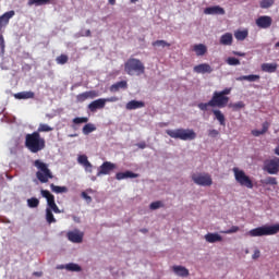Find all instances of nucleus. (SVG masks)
Returning a JSON list of instances; mask_svg holds the SVG:
<instances>
[{"label":"nucleus","instance_id":"nucleus-43","mask_svg":"<svg viewBox=\"0 0 279 279\" xmlns=\"http://www.w3.org/2000/svg\"><path fill=\"white\" fill-rule=\"evenodd\" d=\"M227 64H229V66H239V64H241V61L234 57H229L227 59Z\"/></svg>","mask_w":279,"mask_h":279},{"label":"nucleus","instance_id":"nucleus-53","mask_svg":"<svg viewBox=\"0 0 279 279\" xmlns=\"http://www.w3.org/2000/svg\"><path fill=\"white\" fill-rule=\"evenodd\" d=\"M253 260H256L258 258H260V251L259 250H255L254 254L252 255Z\"/></svg>","mask_w":279,"mask_h":279},{"label":"nucleus","instance_id":"nucleus-50","mask_svg":"<svg viewBox=\"0 0 279 279\" xmlns=\"http://www.w3.org/2000/svg\"><path fill=\"white\" fill-rule=\"evenodd\" d=\"M105 104H114L117 101H119V97L117 96H112V97H109V98H102Z\"/></svg>","mask_w":279,"mask_h":279},{"label":"nucleus","instance_id":"nucleus-16","mask_svg":"<svg viewBox=\"0 0 279 279\" xmlns=\"http://www.w3.org/2000/svg\"><path fill=\"white\" fill-rule=\"evenodd\" d=\"M77 162L78 165H82L86 171H88L89 173H93V163L88 161V156L80 155L77 157Z\"/></svg>","mask_w":279,"mask_h":279},{"label":"nucleus","instance_id":"nucleus-30","mask_svg":"<svg viewBox=\"0 0 279 279\" xmlns=\"http://www.w3.org/2000/svg\"><path fill=\"white\" fill-rule=\"evenodd\" d=\"M126 178H138V173L132 171L118 172L116 174V180H125Z\"/></svg>","mask_w":279,"mask_h":279},{"label":"nucleus","instance_id":"nucleus-37","mask_svg":"<svg viewBox=\"0 0 279 279\" xmlns=\"http://www.w3.org/2000/svg\"><path fill=\"white\" fill-rule=\"evenodd\" d=\"M46 221L49 225L57 222L56 217L53 216V211H51L49 208H46Z\"/></svg>","mask_w":279,"mask_h":279},{"label":"nucleus","instance_id":"nucleus-7","mask_svg":"<svg viewBox=\"0 0 279 279\" xmlns=\"http://www.w3.org/2000/svg\"><path fill=\"white\" fill-rule=\"evenodd\" d=\"M233 174L235 178V182H238L240 186H245V189H254V182L252 181L250 175L245 174V171L239 168H233Z\"/></svg>","mask_w":279,"mask_h":279},{"label":"nucleus","instance_id":"nucleus-27","mask_svg":"<svg viewBox=\"0 0 279 279\" xmlns=\"http://www.w3.org/2000/svg\"><path fill=\"white\" fill-rule=\"evenodd\" d=\"M232 33H226L220 37V45H225V47H230V45H232Z\"/></svg>","mask_w":279,"mask_h":279},{"label":"nucleus","instance_id":"nucleus-9","mask_svg":"<svg viewBox=\"0 0 279 279\" xmlns=\"http://www.w3.org/2000/svg\"><path fill=\"white\" fill-rule=\"evenodd\" d=\"M192 180L198 186H213V177L208 173H193Z\"/></svg>","mask_w":279,"mask_h":279},{"label":"nucleus","instance_id":"nucleus-52","mask_svg":"<svg viewBox=\"0 0 279 279\" xmlns=\"http://www.w3.org/2000/svg\"><path fill=\"white\" fill-rule=\"evenodd\" d=\"M208 135L211 136V138H217L219 136V131L213 129L208 131Z\"/></svg>","mask_w":279,"mask_h":279},{"label":"nucleus","instance_id":"nucleus-42","mask_svg":"<svg viewBox=\"0 0 279 279\" xmlns=\"http://www.w3.org/2000/svg\"><path fill=\"white\" fill-rule=\"evenodd\" d=\"M95 130H97V128H95L94 124L87 123L83 128V134H85L87 136V134L95 132Z\"/></svg>","mask_w":279,"mask_h":279},{"label":"nucleus","instance_id":"nucleus-5","mask_svg":"<svg viewBox=\"0 0 279 279\" xmlns=\"http://www.w3.org/2000/svg\"><path fill=\"white\" fill-rule=\"evenodd\" d=\"M278 232L279 223L272 226L257 227L246 232V236H271L274 234H278Z\"/></svg>","mask_w":279,"mask_h":279},{"label":"nucleus","instance_id":"nucleus-62","mask_svg":"<svg viewBox=\"0 0 279 279\" xmlns=\"http://www.w3.org/2000/svg\"><path fill=\"white\" fill-rule=\"evenodd\" d=\"M69 136H70V138H73V137L77 136V134H71Z\"/></svg>","mask_w":279,"mask_h":279},{"label":"nucleus","instance_id":"nucleus-35","mask_svg":"<svg viewBox=\"0 0 279 279\" xmlns=\"http://www.w3.org/2000/svg\"><path fill=\"white\" fill-rule=\"evenodd\" d=\"M229 108H231L233 112H239V110H243V108H245V102L243 101L232 102L229 105Z\"/></svg>","mask_w":279,"mask_h":279},{"label":"nucleus","instance_id":"nucleus-56","mask_svg":"<svg viewBox=\"0 0 279 279\" xmlns=\"http://www.w3.org/2000/svg\"><path fill=\"white\" fill-rule=\"evenodd\" d=\"M84 36L90 38V36H92L90 29H87V31L85 32V35H84Z\"/></svg>","mask_w":279,"mask_h":279},{"label":"nucleus","instance_id":"nucleus-6","mask_svg":"<svg viewBox=\"0 0 279 279\" xmlns=\"http://www.w3.org/2000/svg\"><path fill=\"white\" fill-rule=\"evenodd\" d=\"M124 71L128 75H143L145 73V64L138 59L130 58L124 63Z\"/></svg>","mask_w":279,"mask_h":279},{"label":"nucleus","instance_id":"nucleus-32","mask_svg":"<svg viewBox=\"0 0 279 279\" xmlns=\"http://www.w3.org/2000/svg\"><path fill=\"white\" fill-rule=\"evenodd\" d=\"M260 184H264L265 186H276L278 185V179L276 177H267L264 180H260Z\"/></svg>","mask_w":279,"mask_h":279},{"label":"nucleus","instance_id":"nucleus-28","mask_svg":"<svg viewBox=\"0 0 279 279\" xmlns=\"http://www.w3.org/2000/svg\"><path fill=\"white\" fill-rule=\"evenodd\" d=\"M262 71H264V73H276V71H278V64L277 63H264V64H262Z\"/></svg>","mask_w":279,"mask_h":279},{"label":"nucleus","instance_id":"nucleus-34","mask_svg":"<svg viewBox=\"0 0 279 279\" xmlns=\"http://www.w3.org/2000/svg\"><path fill=\"white\" fill-rule=\"evenodd\" d=\"M50 189L52 191V193H69V189L66 186H60V185H56V184H50Z\"/></svg>","mask_w":279,"mask_h":279},{"label":"nucleus","instance_id":"nucleus-45","mask_svg":"<svg viewBox=\"0 0 279 279\" xmlns=\"http://www.w3.org/2000/svg\"><path fill=\"white\" fill-rule=\"evenodd\" d=\"M57 64H66V62H69V56L66 54H60L59 57H57Z\"/></svg>","mask_w":279,"mask_h":279},{"label":"nucleus","instance_id":"nucleus-24","mask_svg":"<svg viewBox=\"0 0 279 279\" xmlns=\"http://www.w3.org/2000/svg\"><path fill=\"white\" fill-rule=\"evenodd\" d=\"M172 269H173L174 274L177 276H180L181 278L189 277V269H186V267H184V266H173Z\"/></svg>","mask_w":279,"mask_h":279},{"label":"nucleus","instance_id":"nucleus-47","mask_svg":"<svg viewBox=\"0 0 279 279\" xmlns=\"http://www.w3.org/2000/svg\"><path fill=\"white\" fill-rule=\"evenodd\" d=\"M5 53V39L3 38V35L0 34V56H3Z\"/></svg>","mask_w":279,"mask_h":279},{"label":"nucleus","instance_id":"nucleus-48","mask_svg":"<svg viewBox=\"0 0 279 279\" xmlns=\"http://www.w3.org/2000/svg\"><path fill=\"white\" fill-rule=\"evenodd\" d=\"M162 206H165V205L162 204V202L157 201V202H153V203L149 205V208H150V210H158V208H162Z\"/></svg>","mask_w":279,"mask_h":279},{"label":"nucleus","instance_id":"nucleus-57","mask_svg":"<svg viewBox=\"0 0 279 279\" xmlns=\"http://www.w3.org/2000/svg\"><path fill=\"white\" fill-rule=\"evenodd\" d=\"M73 221H75V223H80V217H77V216H73Z\"/></svg>","mask_w":279,"mask_h":279},{"label":"nucleus","instance_id":"nucleus-51","mask_svg":"<svg viewBox=\"0 0 279 279\" xmlns=\"http://www.w3.org/2000/svg\"><path fill=\"white\" fill-rule=\"evenodd\" d=\"M81 197L87 202V204H90L93 202V197H90L86 192H82Z\"/></svg>","mask_w":279,"mask_h":279},{"label":"nucleus","instance_id":"nucleus-33","mask_svg":"<svg viewBox=\"0 0 279 279\" xmlns=\"http://www.w3.org/2000/svg\"><path fill=\"white\" fill-rule=\"evenodd\" d=\"M59 269H66L68 271H82V267L73 263L66 264L65 266H61L59 267Z\"/></svg>","mask_w":279,"mask_h":279},{"label":"nucleus","instance_id":"nucleus-55","mask_svg":"<svg viewBox=\"0 0 279 279\" xmlns=\"http://www.w3.org/2000/svg\"><path fill=\"white\" fill-rule=\"evenodd\" d=\"M136 146H137L140 149H145V148L147 147V143L141 142V143H137Z\"/></svg>","mask_w":279,"mask_h":279},{"label":"nucleus","instance_id":"nucleus-22","mask_svg":"<svg viewBox=\"0 0 279 279\" xmlns=\"http://www.w3.org/2000/svg\"><path fill=\"white\" fill-rule=\"evenodd\" d=\"M205 241H207V243H219L223 241V238L219 235V233H207L205 235Z\"/></svg>","mask_w":279,"mask_h":279},{"label":"nucleus","instance_id":"nucleus-12","mask_svg":"<svg viewBox=\"0 0 279 279\" xmlns=\"http://www.w3.org/2000/svg\"><path fill=\"white\" fill-rule=\"evenodd\" d=\"M40 195L43 197H45V199H47V204H48L47 208H49L51 210L54 206H57L56 196H53V194H51V192H49V190H41Z\"/></svg>","mask_w":279,"mask_h":279},{"label":"nucleus","instance_id":"nucleus-63","mask_svg":"<svg viewBox=\"0 0 279 279\" xmlns=\"http://www.w3.org/2000/svg\"><path fill=\"white\" fill-rule=\"evenodd\" d=\"M136 1H138V0H131V3H136Z\"/></svg>","mask_w":279,"mask_h":279},{"label":"nucleus","instance_id":"nucleus-41","mask_svg":"<svg viewBox=\"0 0 279 279\" xmlns=\"http://www.w3.org/2000/svg\"><path fill=\"white\" fill-rule=\"evenodd\" d=\"M35 132H38V134H40V132H53V128L49 126L48 124L40 123Z\"/></svg>","mask_w":279,"mask_h":279},{"label":"nucleus","instance_id":"nucleus-18","mask_svg":"<svg viewBox=\"0 0 279 279\" xmlns=\"http://www.w3.org/2000/svg\"><path fill=\"white\" fill-rule=\"evenodd\" d=\"M128 88V81H120L112 84L109 88L110 93H119L121 89L125 90Z\"/></svg>","mask_w":279,"mask_h":279},{"label":"nucleus","instance_id":"nucleus-2","mask_svg":"<svg viewBox=\"0 0 279 279\" xmlns=\"http://www.w3.org/2000/svg\"><path fill=\"white\" fill-rule=\"evenodd\" d=\"M24 145L31 154H38V151H43L47 147V142L45 137L40 136V133L35 131L25 135Z\"/></svg>","mask_w":279,"mask_h":279},{"label":"nucleus","instance_id":"nucleus-19","mask_svg":"<svg viewBox=\"0 0 279 279\" xmlns=\"http://www.w3.org/2000/svg\"><path fill=\"white\" fill-rule=\"evenodd\" d=\"M126 110H138L145 108V101L143 100H131L125 105Z\"/></svg>","mask_w":279,"mask_h":279},{"label":"nucleus","instance_id":"nucleus-3","mask_svg":"<svg viewBox=\"0 0 279 279\" xmlns=\"http://www.w3.org/2000/svg\"><path fill=\"white\" fill-rule=\"evenodd\" d=\"M34 167L38 169L36 172V178L41 184H47L49 180H53V172H51V169H49V165L45 163L40 159H37L34 161Z\"/></svg>","mask_w":279,"mask_h":279},{"label":"nucleus","instance_id":"nucleus-46","mask_svg":"<svg viewBox=\"0 0 279 279\" xmlns=\"http://www.w3.org/2000/svg\"><path fill=\"white\" fill-rule=\"evenodd\" d=\"M72 122L75 124V125H80L82 123H88V118L87 117H82V118H74L72 120Z\"/></svg>","mask_w":279,"mask_h":279},{"label":"nucleus","instance_id":"nucleus-26","mask_svg":"<svg viewBox=\"0 0 279 279\" xmlns=\"http://www.w3.org/2000/svg\"><path fill=\"white\" fill-rule=\"evenodd\" d=\"M36 94L34 92H20L14 94L15 99H34Z\"/></svg>","mask_w":279,"mask_h":279},{"label":"nucleus","instance_id":"nucleus-60","mask_svg":"<svg viewBox=\"0 0 279 279\" xmlns=\"http://www.w3.org/2000/svg\"><path fill=\"white\" fill-rule=\"evenodd\" d=\"M235 56H245V53L235 52Z\"/></svg>","mask_w":279,"mask_h":279},{"label":"nucleus","instance_id":"nucleus-31","mask_svg":"<svg viewBox=\"0 0 279 279\" xmlns=\"http://www.w3.org/2000/svg\"><path fill=\"white\" fill-rule=\"evenodd\" d=\"M268 130H269V122H264L263 129L262 130H253L252 135L253 136H262L263 134H267Z\"/></svg>","mask_w":279,"mask_h":279},{"label":"nucleus","instance_id":"nucleus-40","mask_svg":"<svg viewBox=\"0 0 279 279\" xmlns=\"http://www.w3.org/2000/svg\"><path fill=\"white\" fill-rule=\"evenodd\" d=\"M274 3H276L275 0H262L259 2V8H262V10H267V9L271 8V5H274Z\"/></svg>","mask_w":279,"mask_h":279},{"label":"nucleus","instance_id":"nucleus-8","mask_svg":"<svg viewBox=\"0 0 279 279\" xmlns=\"http://www.w3.org/2000/svg\"><path fill=\"white\" fill-rule=\"evenodd\" d=\"M263 171L269 173V175H278L279 173V158L267 159L264 161Z\"/></svg>","mask_w":279,"mask_h":279},{"label":"nucleus","instance_id":"nucleus-39","mask_svg":"<svg viewBox=\"0 0 279 279\" xmlns=\"http://www.w3.org/2000/svg\"><path fill=\"white\" fill-rule=\"evenodd\" d=\"M28 208H38L40 206V201L36 197H32L27 199Z\"/></svg>","mask_w":279,"mask_h":279},{"label":"nucleus","instance_id":"nucleus-1","mask_svg":"<svg viewBox=\"0 0 279 279\" xmlns=\"http://www.w3.org/2000/svg\"><path fill=\"white\" fill-rule=\"evenodd\" d=\"M230 93H232V87H226L220 92H214L211 99L208 102H201L197 107L203 112H206L208 108H226L230 102V97H228Z\"/></svg>","mask_w":279,"mask_h":279},{"label":"nucleus","instance_id":"nucleus-58","mask_svg":"<svg viewBox=\"0 0 279 279\" xmlns=\"http://www.w3.org/2000/svg\"><path fill=\"white\" fill-rule=\"evenodd\" d=\"M108 2L110 3V5H116L117 0H108Z\"/></svg>","mask_w":279,"mask_h":279},{"label":"nucleus","instance_id":"nucleus-49","mask_svg":"<svg viewBox=\"0 0 279 279\" xmlns=\"http://www.w3.org/2000/svg\"><path fill=\"white\" fill-rule=\"evenodd\" d=\"M240 228L236 226H232L230 229L222 231V234H234L239 232Z\"/></svg>","mask_w":279,"mask_h":279},{"label":"nucleus","instance_id":"nucleus-4","mask_svg":"<svg viewBox=\"0 0 279 279\" xmlns=\"http://www.w3.org/2000/svg\"><path fill=\"white\" fill-rule=\"evenodd\" d=\"M166 134L170 138H179L180 141H195L197 138V133L193 129L166 130Z\"/></svg>","mask_w":279,"mask_h":279},{"label":"nucleus","instance_id":"nucleus-21","mask_svg":"<svg viewBox=\"0 0 279 279\" xmlns=\"http://www.w3.org/2000/svg\"><path fill=\"white\" fill-rule=\"evenodd\" d=\"M194 73H213V66L208 63H201L194 66Z\"/></svg>","mask_w":279,"mask_h":279},{"label":"nucleus","instance_id":"nucleus-44","mask_svg":"<svg viewBox=\"0 0 279 279\" xmlns=\"http://www.w3.org/2000/svg\"><path fill=\"white\" fill-rule=\"evenodd\" d=\"M153 47H171V44L167 43L166 40H156V41H153Z\"/></svg>","mask_w":279,"mask_h":279},{"label":"nucleus","instance_id":"nucleus-20","mask_svg":"<svg viewBox=\"0 0 279 279\" xmlns=\"http://www.w3.org/2000/svg\"><path fill=\"white\" fill-rule=\"evenodd\" d=\"M204 14H210V15L220 14V15H223V14H226V10L221 7H219V5L208 7L204 10Z\"/></svg>","mask_w":279,"mask_h":279},{"label":"nucleus","instance_id":"nucleus-13","mask_svg":"<svg viewBox=\"0 0 279 279\" xmlns=\"http://www.w3.org/2000/svg\"><path fill=\"white\" fill-rule=\"evenodd\" d=\"M16 14L14 10H11L9 12H5L4 14L0 15V32L3 29V27H8L10 23V19H13V16Z\"/></svg>","mask_w":279,"mask_h":279},{"label":"nucleus","instance_id":"nucleus-29","mask_svg":"<svg viewBox=\"0 0 279 279\" xmlns=\"http://www.w3.org/2000/svg\"><path fill=\"white\" fill-rule=\"evenodd\" d=\"M213 114L220 125L226 126V116L219 109H214Z\"/></svg>","mask_w":279,"mask_h":279},{"label":"nucleus","instance_id":"nucleus-36","mask_svg":"<svg viewBox=\"0 0 279 279\" xmlns=\"http://www.w3.org/2000/svg\"><path fill=\"white\" fill-rule=\"evenodd\" d=\"M247 36H250V32H247V29L244 31H235L234 32V37L238 40H245V38H247Z\"/></svg>","mask_w":279,"mask_h":279},{"label":"nucleus","instance_id":"nucleus-17","mask_svg":"<svg viewBox=\"0 0 279 279\" xmlns=\"http://www.w3.org/2000/svg\"><path fill=\"white\" fill-rule=\"evenodd\" d=\"M68 239L72 243H82V241H84V233H81L80 231H70L68 232Z\"/></svg>","mask_w":279,"mask_h":279},{"label":"nucleus","instance_id":"nucleus-10","mask_svg":"<svg viewBox=\"0 0 279 279\" xmlns=\"http://www.w3.org/2000/svg\"><path fill=\"white\" fill-rule=\"evenodd\" d=\"M255 23L260 29H269L274 20L269 15H262L255 21Z\"/></svg>","mask_w":279,"mask_h":279},{"label":"nucleus","instance_id":"nucleus-11","mask_svg":"<svg viewBox=\"0 0 279 279\" xmlns=\"http://www.w3.org/2000/svg\"><path fill=\"white\" fill-rule=\"evenodd\" d=\"M117 169V165L110 162V161H105L100 167L99 171L97 172V175H110L112 173V170Z\"/></svg>","mask_w":279,"mask_h":279},{"label":"nucleus","instance_id":"nucleus-38","mask_svg":"<svg viewBox=\"0 0 279 279\" xmlns=\"http://www.w3.org/2000/svg\"><path fill=\"white\" fill-rule=\"evenodd\" d=\"M48 3H51V0H28V5H48Z\"/></svg>","mask_w":279,"mask_h":279},{"label":"nucleus","instance_id":"nucleus-15","mask_svg":"<svg viewBox=\"0 0 279 279\" xmlns=\"http://www.w3.org/2000/svg\"><path fill=\"white\" fill-rule=\"evenodd\" d=\"M95 97H97V92H95V90L84 92L76 96V101L78 104H84V101H86V99H95Z\"/></svg>","mask_w":279,"mask_h":279},{"label":"nucleus","instance_id":"nucleus-61","mask_svg":"<svg viewBox=\"0 0 279 279\" xmlns=\"http://www.w3.org/2000/svg\"><path fill=\"white\" fill-rule=\"evenodd\" d=\"M141 232H143L145 234V233H147V229H141Z\"/></svg>","mask_w":279,"mask_h":279},{"label":"nucleus","instance_id":"nucleus-23","mask_svg":"<svg viewBox=\"0 0 279 279\" xmlns=\"http://www.w3.org/2000/svg\"><path fill=\"white\" fill-rule=\"evenodd\" d=\"M192 49L196 56H206V52L208 51V48H206V45L204 44H196L192 47Z\"/></svg>","mask_w":279,"mask_h":279},{"label":"nucleus","instance_id":"nucleus-14","mask_svg":"<svg viewBox=\"0 0 279 279\" xmlns=\"http://www.w3.org/2000/svg\"><path fill=\"white\" fill-rule=\"evenodd\" d=\"M102 108H106V100L104 98L96 99L88 105L90 112H97V110H102Z\"/></svg>","mask_w":279,"mask_h":279},{"label":"nucleus","instance_id":"nucleus-59","mask_svg":"<svg viewBox=\"0 0 279 279\" xmlns=\"http://www.w3.org/2000/svg\"><path fill=\"white\" fill-rule=\"evenodd\" d=\"M34 276H37L38 278H40V276H43V272L36 271V272H34Z\"/></svg>","mask_w":279,"mask_h":279},{"label":"nucleus","instance_id":"nucleus-54","mask_svg":"<svg viewBox=\"0 0 279 279\" xmlns=\"http://www.w3.org/2000/svg\"><path fill=\"white\" fill-rule=\"evenodd\" d=\"M51 213H54L56 215H60V213H62V210H60V207H58V205H54L52 207V209H50Z\"/></svg>","mask_w":279,"mask_h":279},{"label":"nucleus","instance_id":"nucleus-25","mask_svg":"<svg viewBox=\"0 0 279 279\" xmlns=\"http://www.w3.org/2000/svg\"><path fill=\"white\" fill-rule=\"evenodd\" d=\"M258 80H260L258 74L242 75L236 78L238 82H258Z\"/></svg>","mask_w":279,"mask_h":279}]
</instances>
